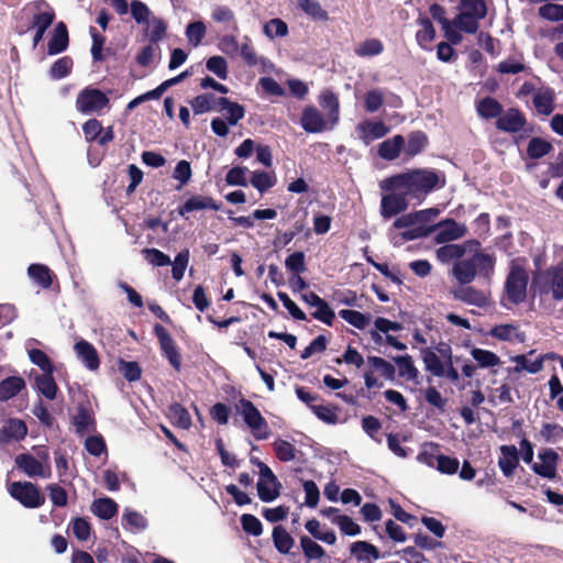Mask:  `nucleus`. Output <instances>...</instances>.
Returning <instances> with one entry per match:
<instances>
[{"mask_svg": "<svg viewBox=\"0 0 563 563\" xmlns=\"http://www.w3.org/2000/svg\"><path fill=\"white\" fill-rule=\"evenodd\" d=\"M444 185L445 176L443 173L423 168L386 178L380 183V188L383 190H404L408 197L421 198Z\"/></svg>", "mask_w": 563, "mask_h": 563, "instance_id": "1", "label": "nucleus"}, {"mask_svg": "<svg viewBox=\"0 0 563 563\" xmlns=\"http://www.w3.org/2000/svg\"><path fill=\"white\" fill-rule=\"evenodd\" d=\"M530 289L534 297L543 300L551 297L555 301L563 300V262L536 272Z\"/></svg>", "mask_w": 563, "mask_h": 563, "instance_id": "2", "label": "nucleus"}, {"mask_svg": "<svg viewBox=\"0 0 563 563\" xmlns=\"http://www.w3.org/2000/svg\"><path fill=\"white\" fill-rule=\"evenodd\" d=\"M433 232H435L434 241L438 244H443L463 238L467 233V228L453 219H446L433 225H418L409 231H404L401 238L405 241H412Z\"/></svg>", "mask_w": 563, "mask_h": 563, "instance_id": "3", "label": "nucleus"}, {"mask_svg": "<svg viewBox=\"0 0 563 563\" xmlns=\"http://www.w3.org/2000/svg\"><path fill=\"white\" fill-rule=\"evenodd\" d=\"M528 273L518 260L510 263L509 274L505 283L507 298L512 303H520L527 297Z\"/></svg>", "mask_w": 563, "mask_h": 563, "instance_id": "4", "label": "nucleus"}, {"mask_svg": "<svg viewBox=\"0 0 563 563\" xmlns=\"http://www.w3.org/2000/svg\"><path fill=\"white\" fill-rule=\"evenodd\" d=\"M235 407L255 439L265 440L269 437L267 421L251 400L241 398Z\"/></svg>", "mask_w": 563, "mask_h": 563, "instance_id": "5", "label": "nucleus"}, {"mask_svg": "<svg viewBox=\"0 0 563 563\" xmlns=\"http://www.w3.org/2000/svg\"><path fill=\"white\" fill-rule=\"evenodd\" d=\"M110 99L98 88L87 86L79 91L76 98V110L81 114H100L109 108Z\"/></svg>", "mask_w": 563, "mask_h": 563, "instance_id": "6", "label": "nucleus"}, {"mask_svg": "<svg viewBox=\"0 0 563 563\" xmlns=\"http://www.w3.org/2000/svg\"><path fill=\"white\" fill-rule=\"evenodd\" d=\"M10 496L23 507L34 509L45 504V496L40 487L32 482H13L9 485Z\"/></svg>", "mask_w": 563, "mask_h": 563, "instance_id": "7", "label": "nucleus"}, {"mask_svg": "<svg viewBox=\"0 0 563 563\" xmlns=\"http://www.w3.org/2000/svg\"><path fill=\"white\" fill-rule=\"evenodd\" d=\"M538 461L532 463V471L539 476L548 479H554L558 474L559 454L550 448L538 452Z\"/></svg>", "mask_w": 563, "mask_h": 563, "instance_id": "8", "label": "nucleus"}, {"mask_svg": "<svg viewBox=\"0 0 563 563\" xmlns=\"http://www.w3.org/2000/svg\"><path fill=\"white\" fill-rule=\"evenodd\" d=\"M300 124L307 133H321L335 126L331 125L330 119L313 106H308L302 110Z\"/></svg>", "mask_w": 563, "mask_h": 563, "instance_id": "9", "label": "nucleus"}, {"mask_svg": "<svg viewBox=\"0 0 563 563\" xmlns=\"http://www.w3.org/2000/svg\"><path fill=\"white\" fill-rule=\"evenodd\" d=\"M15 466L29 477L49 478L52 476L51 465H44L34 455L21 453L15 456Z\"/></svg>", "mask_w": 563, "mask_h": 563, "instance_id": "10", "label": "nucleus"}, {"mask_svg": "<svg viewBox=\"0 0 563 563\" xmlns=\"http://www.w3.org/2000/svg\"><path fill=\"white\" fill-rule=\"evenodd\" d=\"M32 7L35 12L27 30L40 29L46 31L55 21V10L46 0H35L32 2Z\"/></svg>", "mask_w": 563, "mask_h": 563, "instance_id": "11", "label": "nucleus"}, {"mask_svg": "<svg viewBox=\"0 0 563 563\" xmlns=\"http://www.w3.org/2000/svg\"><path fill=\"white\" fill-rule=\"evenodd\" d=\"M73 424L76 432L80 435L95 431L96 418L89 401H82L77 405L76 413L73 417Z\"/></svg>", "mask_w": 563, "mask_h": 563, "instance_id": "12", "label": "nucleus"}, {"mask_svg": "<svg viewBox=\"0 0 563 563\" xmlns=\"http://www.w3.org/2000/svg\"><path fill=\"white\" fill-rule=\"evenodd\" d=\"M391 194L385 195L380 202V214L385 219H389L408 208L407 197L405 191L391 190Z\"/></svg>", "mask_w": 563, "mask_h": 563, "instance_id": "13", "label": "nucleus"}, {"mask_svg": "<svg viewBox=\"0 0 563 563\" xmlns=\"http://www.w3.org/2000/svg\"><path fill=\"white\" fill-rule=\"evenodd\" d=\"M451 294L454 299L479 308L489 303V294L484 290L476 289L472 286H461L454 288L451 290Z\"/></svg>", "mask_w": 563, "mask_h": 563, "instance_id": "14", "label": "nucleus"}, {"mask_svg": "<svg viewBox=\"0 0 563 563\" xmlns=\"http://www.w3.org/2000/svg\"><path fill=\"white\" fill-rule=\"evenodd\" d=\"M27 434L26 423L18 418H10L0 428V443L8 444L12 441H22Z\"/></svg>", "mask_w": 563, "mask_h": 563, "instance_id": "15", "label": "nucleus"}, {"mask_svg": "<svg viewBox=\"0 0 563 563\" xmlns=\"http://www.w3.org/2000/svg\"><path fill=\"white\" fill-rule=\"evenodd\" d=\"M477 246L476 240H468L463 244H446L437 250V258L442 263H448L452 260H461L467 251L475 250Z\"/></svg>", "mask_w": 563, "mask_h": 563, "instance_id": "16", "label": "nucleus"}, {"mask_svg": "<svg viewBox=\"0 0 563 563\" xmlns=\"http://www.w3.org/2000/svg\"><path fill=\"white\" fill-rule=\"evenodd\" d=\"M356 131L360 139L365 143L369 144L374 140L384 137L389 132V128L380 121L365 120L357 124Z\"/></svg>", "mask_w": 563, "mask_h": 563, "instance_id": "17", "label": "nucleus"}, {"mask_svg": "<svg viewBox=\"0 0 563 563\" xmlns=\"http://www.w3.org/2000/svg\"><path fill=\"white\" fill-rule=\"evenodd\" d=\"M467 254L472 255L471 261L475 263L477 274L485 278H489L494 274L496 258L493 254L483 252L478 241L476 249L467 251Z\"/></svg>", "mask_w": 563, "mask_h": 563, "instance_id": "18", "label": "nucleus"}, {"mask_svg": "<svg viewBox=\"0 0 563 563\" xmlns=\"http://www.w3.org/2000/svg\"><path fill=\"white\" fill-rule=\"evenodd\" d=\"M77 357L89 371H97L100 366V358L96 347L88 341L81 339L74 345Z\"/></svg>", "mask_w": 563, "mask_h": 563, "instance_id": "19", "label": "nucleus"}, {"mask_svg": "<svg viewBox=\"0 0 563 563\" xmlns=\"http://www.w3.org/2000/svg\"><path fill=\"white\" fill-rule=\"evenodd\" d=\"M69 45V35L67 25L64 22H58L53 31V34L47 43V54L57 55L67 49Z\"/></svg>", "mask_w": 563, "mask_h": 563, "instance_id": "20", "label": "nucleus"}, {"mask_svg": "<svg viewBox=\"0 0 563 563\" xmlns=\"http://www.w3.org/2000/svg\"><path fill=\"white\" fill-rule=\"evenodd\" d=\"M526 124V119L517 109H509L503 115H499L496 125L505 132H519Z\"/></svg>", "mask_w": 563, "mask_h": 563, "instance_id": "21", "label": "nucleus"}, {"mask_svg": "<svg viewBox=\"0 0 563 563\" xmlns=\"http://www.w3.org/2000/svg\"><path fill=\"white\" fill-rule=\"evenodd\" d=\"M499 450L498 466L506 477H510L519 463L518 450L515 445H501Z\"/></svg>", "mask_w": 563, "mask_h": 563, "instance_id": "22", "label": "nucleus"}, {"mask_svg": "<svg viewBox=\"0 0 563 563\" xmlns=\"http://www.w3.org/2000/svg\"><path fill=\"white\" fill-rule=\"evenodd\" d=\"M555 93L551 88L541 87L533 96V106L538 113L549 115L554 110Z\"/></svg>", "mask_w": 563, "mask_h": 563, "instance_id": "23", "label": "nucleus"}, {"mask_svg": "<svg viewBox=\"0 0 563 563\" xmlns=\"http://www.w3.org/2000/svg\"><path fill=\"white\" fill-rule=\"evenodd\" d=\"M154 333L158 339L161 350L168 358L170 365L176 368V347L168 331L159 323L154 325Z\"/></svg>", "mask_w": 563, "mask_h": 563, "instance_id": "24", "label": "nucleus"}, {"mask_svg": "<svg viewBox=\"0 0 563 563\" xmlns=\"http://www.w3.org/2000/svg\"><path fill=\"white\" fill-rule=\"evenodd\" d=\"M452 274L461 285H468L475 279L477 269L471 258L460 260L454 263Z\"/></svg>", "mask_w": 563, "mask_h": 563, "instance_id": "25", "label": "nucleus"}, {"mask_svg": "<svg viewBox=\"0 0 563 563\" xmlns=\"http://www.w3.org/2000/svg\"><path fill=\"white\" fill-rule=\"evenodd\" d=\"M29 277L41 288L48 289L55 278L54 273L51 268L44 264H31L27 267Z\"/></svg>", "mask_w": 563, "mask_h": 563, "instance_id": "26", "label": "nucleus"}, {"mask_svg": "<svg viewBox=\"0 0 563 563\" xmlns=\"http://www.w3.org/2000/svg\"><path fill=\"white\" fill-rule=\"evenodd\" d=\"M218 110L223 112L230 125H236L238 122L244 118L245 110L243 106L236 102H232L225 97H220L218 99Z\"/></svg>", "mask_w": 563, "mask_h": 563, "instance_id": "27", "label": "nucleus"}, {"mask_svg": "<svg viewBox=\"0 0 563 563\" xmlns=\"http://www.w3.org/2000/svg\"><path fill=\"white\" fill-rule=\"evenodd\" d=\"M320 106L327 111L331 125H336L340 119V102L331 91H324L319 97Z\"/></svg>", "mask_w": 563, "mask_h": 563, "instance_id": "28", "label": "nucleus"}, {"mask_svg": "<svg viewBox=\"0 0 563 563\" xmlns=\"http://www.w3.org/2000/svg\"><path fill=\"white\" fill-rule=\"evenodd\" d=\"M489 335L500 341H525V334L519 331L517 325L510 323L495 325L489 331Z\"/></svg>", "mask_w": 563, "mask_h": 563, "instance_id": "29", "label": "nucleus"}, {"mask_svg": "<svg viewBox=\"0 0 563 563\" xmlns=\"http://www.w3.org/2000/svg\"><path fill=\"white\" fill-rule=\"evenodd\" d=\"M25 388L21 376H9L0 382V401H7Z\"/></svg>", "mask_w": 563, "mask_h": 563, "instance_id": "30", "label": "nucleus"}, {"mask_svg": "<svg viewBox=\"0 0 563 563\" xmlns=\"http://www.w3.org/2000/svg\"><path fill=\"white\" fill-rule=\"evenodd\" d=\"M118 504L109 497L98 498L91 505L92 514L102 520L113 518L118 514Z\"/></svg>", "mask_w": 563, "mask_h": 563, "instance_id": "31", "label": "nucleus"}, {"mask_svg": "<svg viewBox=\"0 0 563 563\" xmlns=\"http://www.w3.org/2000/svg\"><path fill=\"white\" fill-rule=\"evenodd\" d=\"M54 372H45L35 377V387L40 394L49 400L56 398L58 387L53 377Z\"/></svg>", "mask_w": 563, "mask_h": 563, "instance_id": "32", "label": "nucleus"}, {"mask_svg": "<svg viewBox=\"0 0 563 563\" xmlns=\"http://www.w3.org/2000/svg\"><path fill=\"white\" fill-rule=\"evenodd\" d=\"M203 209L218 210L219 206L210 197L192 196L178 210V213L185 216L186 213Z\"/></svg>", "mask_w": 563, "mask_h": 563, "instance_id": "33", "label": "nucleus"}, {"mask_svg": "<svg viewBox=\"0 0 563 563\" xmlns=\"http://www.w3.org/2000/svg\"><path fill=\"white\" fill-rule=\"evenodd\" d=\"M404 146L405 139L401 135H395L394 137L380 143L378 154L384 159L393 161L399 156V153Z\"/></svg>", "mask_w": 563, "mask_h": 563, "instance_id": "34", "label": "nucleus"}, {"mask_svg": "<svg viewBox=\"0 0 563 563\" xmlns=\"http://www.w3.org/2000/svg\"><path fill=\"white\" fill-rule=\"evenodd\" d=\"M350 550L357 561H376L380 558L377 548L366 541L352 543Z\"/></svg>", "mask_w": 563, "mask_h": 563, "instance_id": "35", "label": "nucleus"}, {"mask_svg": "<svg viewBox=\"0 0 563 563\" xmlns=\"http://www.w3.org/2000/svg\"><path fill=\"white\" fill-rule=\"evenodd\" d=\"M384 52V44L378 38H366L354 47L356 56L366 58L378 56Z\"/></svg>", "mask_w": 563, "mask_h": 563, "instance_id": "36", "label": "nucleus"}, {"mask_svg": "<svg viewBox=\"0 0 563 563\" xmlns=\"http://www.w3.org/2000/svg\"><path fill=\"white\" fill-rule=\"evenodd\" d=\"M420 29L417 31L416 40L422 49H429V44L435 37V30L432 22L428 18L418 20Z\"/></svg>", "mask_w": 563, "mask_h": 563, "instance_id": "37", "label": "nucleus"}, {"mask_svg": "<svg viewBox=\"0 0 563 563\" xmlns=\"http://www.w3.org/2000/svg\"><path fill=\"white\" fill-rule=\"evenodd\" d=\"M471 355L481 368H490L501 364L499 356L488 350L473 347Z\"/></svg>", "mask_w": 563, "mask_h": 563, "instance_id": "38", "label": "nucleus"}, {"mask_svg": "<svg viewBox=\"0 0 563 563\" xmlns=\"http://www.w3.org/2000/svg\"><path fill=\"white\" fill-rule=\"evenodd\" d=\"M511 361L516 363V367H514V372L526 371L530 374H537L543 368V357H538L534 361H531L525 354L516 355L511 357Z\"/></svg>", "mask_w": 563, "mask_h": 563, "instance_id": "39", "label": "nucleus"}, {"mask_svg": "<svg viewBox=\"0 0 563 563\" xmlns=\"http://www.w3.org/2000/svg\"><path fill=\"white\" fill-rule=\"evenodd\" d=\"M143 253L145 260L153 266L162 267L172 265V276L176 278V261L172 263L169 256L157 249H145Z\"/></svg>", "mask_w": 563, "mask_h": 563, "instance_id": "40", "label": "nucleus"}, {"mask_svg": "<svg viewBox=\"0 0 563 563\" xmlns=\"http://www.w3.org/2000/svg\"><path fill=\"white\" fill-rule=\"evenodd\" d=\"M460 11L466 15L473 16L477 21L485 18L487 8L484 0H462Z\"/></svg>", "mask_w": 563, "mask_h": 563, "instance_id": "41", "label": "nucleus"}, {"mask_svg": "<svg viewBox=\"0 0 563 563\" xmlns=\"http://www.w3.org/2000/svg\"><path fill=\"white\" fill-rule=\"evenodd\" d=\"M503 107L501 104L495 100L494 98L486 97L481 100L477 104V112L482 118L492 119L499 118L501 114Z\"/></svg>", "mask_w": 563, "mask_h": 563, "instance_id": "42", "label": "nucleus"}, {"mask_svg": "<svg viewBox=\"0 0 563 563\" xmlns=\"http://www.w3.org/2000/svg\"><path fill=\"white\" fill-rule=\"evenodd\" d=\"M299 8L313 20L327 21L328 12L322 9L317 0H297Z\"/></svg>", "mask_w": 563, "mask_h": 563, "instance_id": "43", "label": "nucleus"}, {"mask_svg": "<svg viewBox=\"0 0 563 563\" xmlns=\"http://www.w3.org/2000/svg\"><path fill=\"white\" fill-rule=\"evenodd\" d=\"M273 541L276 549L280 553H288L294 545V539L282 526H277L273 530Z\"/></svg>", "mask_w": 563, "mask_h": 563, "instance_id": "44", "label": "nucleus"}, {"mask_svg": "<svg viewBox=\"0 0 563 563\" xmlns=\"http://www.w3.org/2000/svg\"><path fill=\"white\" fill-rule=\"evenodd\" d=\"M553 150V146L550 142L541 139V137H532L529 141L527 147V154L530 158H541L550 153Z\"/></svg>", "mask_w": 563, "mask_h": 563, "instance_id": "45", "label": "nucleus"}, {"mask_svg": "<svg viewBox=\"0 0 563 563\" xmlns=\"http://www.w3.org/2000/svg\"><path fill=\"white\" fill-rule=\"evenodd\" d=\"M218 99L212 93L199 95L192 100L191 107L196 114L205 113L219 108Z\"/></svg>", "mask_w": 563, "mask_h": 563, "instance_id": "46", "label": "nucleus"}, {"mask_svg": "<svg viewBox=\"0 0 563 563\" xmlns=\"http://www.w3.org/2000/svg\"><path fill=\"white\" fill-rule=\"evenodd\" d=\"M339 316L344 321H346L347 323H350L351 325H353L360 330L365 329L371 322L369 316H365L362 312L356 311V310L342 309L339 311Z\"/></svg>", "mask_w": 563, "mask_h": 563, "instance_id": "47", "label": "nucleus"}, {"mask_svg": "<svg viewBox=\"0 0 563 563\" xmlns=\"http://www.w3.org/2000/svg\"><path fill=\"white\" fill-rule=\"evenodd\" d=\"M73 59L69 56H64L58 58L53 63V65L49 68V76L53 79H62L67 77L73 68Z\"/></svg>", "mask_w": 563, "mask_h": 563, "instance_id": "48", "label": "nucleus"}, {"mask_svg": "<svg viewBox=\"0 0 563 563\" xmlns=\"http://www.w3.org/2000/svg\"><path fill=\"white\" fill-rule=\"evenodd\" d=\"M422 360L427 371L431 372L434 376L438 377L444 376L445 363L441 362L439 356L433 351L424 350Z\"/></svg>", "mask_w": 563, "mask_h": 563, "instance_id": "49", "label": "nucleus"}, {"mask_svg": "<svg viewBox=\"0 0 563 563\" xmlns=\"http://www.w3.org/2000/svg\"><path fill=\"white\" fill-rule=\"evenodd\" d=\"M398 367V373L407 379H415L418 376V369L415 367L411 356L404 355L394 358Z\"/></svg>", "mask_w": 563, "mask_h": 563, "instance_id": "50", "label": "nucleus"}, {"mask_svg": "<svg viewBox=\"0 0 563 563\" xmlns=\"http://www.w3.org/2000/svg\"><path fill=\"white\" fill-rule=\"evenodd\" d=\"M300 545L303 554L309 560H317L324 556L323 548L307 536L300 538Z\"/></svg>", "mask_w": 563, "mask_h": 563, "instance_id": "51", "label": "nucleus"}, {"mask_svg": "<svg viewBox=\"0 0 563 563\" xmlns=\"http://www.w3.org/2000/svg\"><path fill=\"white\" fill-rule=\"evenodd\" d=\"M279 483L273 482L272 484L264 481H258L257 483V493L258 497L262 501L269 503L276 499L279 496Z\"/></svg>", "mask_w": 563, "mask_h": 563, "instance_id": "52", "label": "nucleus"}, {"mask_svg": "<svg viewBox=\"0 0 563 563\" xmlns=\"http://www.w3.org/2000/svg\"><path fill=\"white\" fill-rule=\"evenodd\" d=\"M29 357H30V361L35 364L36 366H38L43 373L45 372H54L55 369V366L53 364V362L51 361V358L48 357V355L40 350V349H31L29 350Z\"/></svg>", "mask_w": 563, "mask_h": 563, "instance_id": "53", "label": "nucleus"}, {"mask_svg": "<svg viewBox=\"0 0 563 563\" xmlns=\"http://www.w3.org/2000/svg\"><path fill=\"white\" fill-rule=\"evenodd\" d=\"M427 136L420 131H416L409 135L408 143L405 147V152L409 156H415L420 153L427 145Z\"/></svg>", "mask_w": 563, "mask_h": 563, "instance_id": "54", "label": "nucleus"}, {"mask_svg": "<svg viewBox=\"0 0 563 563\" xmlns=\"http://www.w3.org/2000/svg\"><path fill=\"white\" fill-rule=\"evenodd\" d=\"M82 132L87 143H97L101 132H103L102 123L97 119H89L82 124Z\"/></svg>", "mask_w": 563, "mask_h": 563, "instance_id": "55", "label": "nucleus"}, {"mask_svg": "<svg viewBox=\"0 0 563 563\" xmlns=\"http://www.w3.org/2000/svg\"><path fill=\"white\" fill-rule=\"evenodd\" d=\"M119 371L123 377L129 382H136L141 378L142 368L135 361H123L120 360Z\"/></svg>", "mask_w": 563, "mask_h": 563, "instance_id": "56", "label": "nucleus"}, {"mask_svg": "<svg viewBox=\"0 0 563 563\" xmlns=\"http://www.w3.org/2000/svg\"><path fill=\"white\" fill-rule=\"evenodd\" d=\"M479 21L474 19L473 16L466 15L462 11L452 20V23L455 24V26L465 33L474 34L478 30Z\"/></svg>", "mask_w": 563, "mask_h": 563, "instance_id": "57", "label": "nucleus"}, {"mask_svg": "<svg viewBox=\"0 0 563 563\" xmlns=\"http://www.w3.org/2000/svg\"><path fill=\"white\" fill-rule=\"evenodd\" d=\"M332 522L336 525L341 532L346 536H357L361 533V527L353 521L349 516H335Z\"/></svg>", "mask_w": 563, "mask_h": 563, "instance_id": "58", "label": "nucleus"}, {"mask_svg": "<svg viewBox=\"0 0 563 563\" xmlns=\"http://www.w3.org/2000/svg\"><path fill=\"white\" fill-rule=\"evenodd\" d=\"M264 33L269 38L284 37L288 34V26L282 19H272L264 25Z\"/></svg>", "mask_w": 563, "mask_h": 563, "instance_id": "59", "label": "nucleus"}, {"mask_svg": "<svg viewBox=\"0 0 563 563\" xmlns=\"http://www.w3.org/2000/svg\"><path fill=\"white\" fill-rule=\"evenodd\" d=\"M276 456L283 462L292 461L296 457V448L285 440H276L274 442Z\"/></svg>", "mask_w": 563, "mask_h": 563, "instance_id": "60", "label": "nucleus"}, {"mask_svg": "<svg viewBox=\"0 0 563 563\" xmlns=\"http://www.w3.org/2000/svg\"><path fill=\"white\" fill-rule=\"evenodd\" d=\"M384 103V93L380 89H372L364 97L365 110L369 113L376 112Z\"/></svg>", "mask_w": 563, "mask_h": 563, "instance_id": "61", "label": "nucleus"}, {"mask_svg": "<svg viewBox=\"0 0 563 563\" xmlns=\"http://www.w3.org/2000/svg\"><path fill=\"white\" fill-rule=\"evenodd\" d=\"M206 26L201 21L190 23L186 29V36L192 46H198L205 37Z\"/></svg>", "mask_w": 563, "mask_h": 563, "instance_id": "62", "label": "nucleus"}, {"mask_svg": "<svg viewBox=\"0 0 563 563\" xmlns=\"http://www.w3.org/2000/svg\"><path fill=\"white\" fill-rule=\"evenodd\" d=\"M206 67L220 79L228 77V63L222 56H212L207 60Z\"/></svg>", "mask_w": 563, "mask_h": 563, "instance_id": "63", "label": "nucleus"}, {"mask_svg": "<svg viewBox=\"0 0 563 563\" xmlns=\"http://www.w3.org/2000/svg\"><path fill=\"white\" fill-rule=\"evenodd\" d=\"M539 15L549 21H563V4H543L539 8Z\"/></svg>", "mask_w": 563, "mask_h": 563, "instance_id": "64", "label": "nucleus"}]
</instances>
